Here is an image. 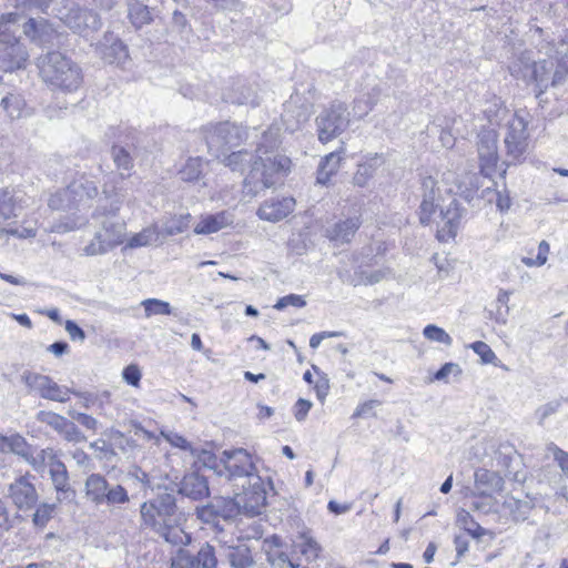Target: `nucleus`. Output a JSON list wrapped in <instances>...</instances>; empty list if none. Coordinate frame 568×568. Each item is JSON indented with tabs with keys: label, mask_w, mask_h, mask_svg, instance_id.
Masks as SVG:
<instances>
[{
	"label": "nucleus",
	"mask_w": 568,
	"mask_h": 568,
	"mask_svg": "<svg viewBox=\"0 0 568 568\" xmlns=\"http://www.w3.org/2000/svg\"><path fill=\"white\" fill-rule=\"evenodd\" d=\"M280 145L278 128L264 131L253 152L240 150L225 155L222 163L233 172L247 174L243 181V192L255 197L265 190L273 187L277 180L290 169L291 160L277 152Z\"/></svg>",
	"instance_id": "f257e3e1"
},
{
	"label": "nucleus",
	"mask_w": 568,
	"mask_h": 568,
	"mask_svg": "<svg viewBox=\"0 0 568 568\" xmlns=\"http://www.w3.org/2000/svg\"><path fill=\"white\" fill-rule=\"evenodd\" d=\"M142 525L151 528L173 546L190 544L191 536L183 529L185 513L176 505L175 495L165 487L156 496L144 501L140 508Z\"/></svg>",
	"instance_id": "f03ea898"
},
{
	"label": "nucleus",
	"mask_w": 568,
	"mask_h": 568,
	"mask_svg": "<svg viewBox=\"0 0 568 568\" xmlns=\"http://www.w3.org/2000/svg\"><path fill=\"white\" fill-rule=\"evenodd\" d=\"M220 463L224 470H220L221 475L234 481V486L243 491L251 493V499L256 506L266 503V490L263 479L257 474L256 467L252 460V456L244 448L223 450Z\"/></svg>",
	"instance_id": "7ed1b4c3"
},
{
	"label": "nucleus",
	"mask_w": 568,
	"mask_h": 568,
	"mask_svg": "<svg viewBox=\"0 0 568 568\" xmlns=\"http://www.w3.org/2000/svg\"><path fill=\"white\" fill-rule=\"evenodd\" d=\"M40 77L57 93L72 95L83 83L81 68L59 51L48 52L38 59Z\"/></svg>",
	"instance_id": "20e7f679"
},
{
	"label": "nucleus",
	"mask_w": 568,
	"mask_h": 568,
	"mask_svg": "<svg viewBox=\"0 0 568 568\" xmlns=\"http://www.w3.org/2000/svg\"><path fill=\"white\" fill-rule=\"evenodd\" d=\"M19 13L11 12L0 17V70L13 72L24 69L29 53L17 37Z\"/></svg>",
	"instance_id": "39448f33"
},
{
	"label": "nucleus",
	"mask_w": 568,
	"mask_h": 568,
	"mask_svg": "<svg viewBox=\"0 0 568 568\" xmlns=\"http://www.w3.org/2000/svg\"><path fill=\"white\" fill-rule=\"evenodd\" d=\"M85 498L97 507L108 506L110 508L120 507L130 501V496L122 485L111 484L106 478L93 473L84 481Z\"/></svg>",
	"instance_id": "423d86ee"
},
{
	"label": "nucleus",
	"mask_w": 568,
	"mask_h": 568,
	"mask_svg": "<svg viewBox=\"0 0 568 568\" xmlns=\"http://www.w3.org/2000/svg\"><path fill=\"white\" fill-rule=\"evenodd\" d=\"M318 140L327 143L339 136L349 124V112L345 104L334 102L316 116Z\"/></svg>",
	"instance_id": "0eeeda50"
},
{
	"label": "nucleus",
	"mask_w": 568,
	"mask_h": 568,
	"mask_svg": "<svg viewBox=\"0 0 568 568\" xmlns=\"http://www.w3.org/2000/svg\"><path fill=\"white\" fill-rule=\"evenodd\" d=\"M203 132L211 151L237 146L247 139V130L230 121L207 124Z\"/></svg>",
	"instance_id": "6e6552de"
},
{
	"label": "nucleus",
	"mask_w": 568,
	"mask_h": 568,
	"mask_svg": "<svg viewBox=\"0 0 568 568\" xmlns=\"http://www.w3.org/2000/svg\"><path fill=\"white\" fill-rule=\"evenodd\" d=\"M124 196L122 194H115L111 201L110 206L100 205L93 213V217L104 216L102 221V227L97 233L102 234V239L109 245L115 247L124 241L126 234L125 223L120 220H113L123 203Z\"/></svg>",
	"instance_id": "1a4fd4ad"
},
{
	"label": "nucleus",
	"mask_w": 568,
	"mask_h": 568,
	"mask_svg": "<svg viewBox=\"0 0 568 568\" xmlns=\"http://www.w3.org/2000/svg\"><path fill=\"white\" fill-rule=\"evenodd\" d=\"M58 16L67 27L80 34L97 31L101 27V19L97 12L74 3L60 9Z\"/></svg>",
	"instance_id": "9d476101"
},
{
	"label": "nucleus",
	"mask_w": 568,
	"mask_h": 568,
	"mask_svg": "<svg viewBox=\"0 0 568 568\" xmlns=\"http://www.w3.org/2000/svg\"><path fill=\"white\" fill-rule=\"evenodd\" d=\"M34 476L30 474L20 475L8 485L7 496L12 505L21 510L33 509L39 500V494L33 483Z\"/></svg>",
	"instance_id": "9b49d317"
},
{
	"label": "nucleus",
	"mask_w": 568,
	"mask_h": 568,
	"mask_svg": "<svg viewBox=\"0 0 568 568\" xmlns=\"http://www.w3.org/2000/svg\"><path fill=\"white\" fill-rule=\"evenodd\" d=\"M213 504L217 516L223 519H232L240 513L251 517L260 515L266 503H261L256 506L251 499V493L242 490L236 493L234 498H216Z\"/></svg>",
	"instance_id": "f8f14e48"
},
{
	"label": "nucleus",
	"mask_w": 568,
	"mask_h": 568,
	"mask_svg": "<svg viewBox=\"0 0 568 568\" xmlns=\"http://www.w3.org/2000/svg\"><path fill=\"white\" fill-rule=\"evenodd\" d=\"M217 552L222 561H226L231 568H252L256 561L251 548L245 544H229L216 539Z\"/></svg>",
	"instance_id": "ddd939ff"
},
{
	"label": "nucleus",
	"mask_w": 568,
	"mask_h": 568,
	"mask_svg": "<svg viewBox=\"0 0 568 568\" xmlns=\"http://www.w3.org/2000/svg\"><path fill=\"white\" fill-rule=\"evenodd\" d=\"M466 214V210L459 205L457 200H452L446 209H440L437 222V237L440 241H447L456 236L460 221Z\"/></svg>",
	"instance_id": "4468645a"
},
{
	"label": "nucleus",
	"mask_w": 568,
	"mask_h": 568,
	"mask_svg": "<svg viewBox=\"0 0 568 568\" xmlns=\"http://www.w3.org/2000/svg\"><path fill=\"white\" fill-rule=\"evenodd\" d=\"M217 556V547L210 544L202 546L196 556H192L187 551L180 549L176 558L172 562V566L175 568H216L219 561Z\"/></svg>",
	"instance_id": "2eb2a0df"
},
{
	"label": "nucleus",
	"mask_w": 568,
	"mask_h": 568,
	"mask_svg": "<svg viewBox=\"0 0 568 568\" xmlns=\"http://www.w3.org/2000/svg\"><path fill=\"white\" fill-rule=\"evenodd\" d=\"M97 52L105 62L124 67L129 60L128 47L112 32H106L97 44Z\"/></svg>",
	"instance_id": "dca6fc26"
},
{
	"label": "nucleus",
	"mask_w": 568,
	"mask_h": 568,
	"mask_svg": "<svg viewBox=\"0 0 568 568\" xmlns=\"http://www.w3.org/2000/svg\"><path fill=\"white\" fill-rule=\"evenodd\" d=\"M49 475L57 491V503L72 501L75 498V490L70 484L65 465L60 459L52 458L49 463Z\"/></svg>",
	"instance_id": "f3484780"
},
{
	"label": "nucleus",
	"mask_w": 568,
	"mask_h": 568,
	"mask_svg": "<svg viewBox=\"0 0 568 568\" xmlns=\"http://www.w3.org/2000/svg\"><path fill=\"white\" fill-rule=\"evenodd\" d=\"M527 123L523 118L516 116L508 126L507 134L505 136V144L507 153L514 160H518L527 150Z\"/></svg>",
	"instance_id": "a211bd4d"
},
{
	"label": "nucleus",
	"mask_w": 568,
	"mask_h": 568,
	"mask_svg": "<svg viewBox=\"0 0 568 568\" xmlns=\"http://www.w3.org/2000/svg\"><path fill=\"white\" fill-rule=\"evenodd\" d=\"M294 207L293 197L271 199L258 207L257 215L261 220L277 222L291 214Z\"/></svg>",
	"instance_id": "6ab92c4d"
},
{
	"label": "nucleus",
	"mask_w": 568,
	"mask_h": 568,
	"mask_svg": "<svg viewBox=\"0 0 568 568\" xmlns=\"http://www.w3.org/2000/svg\"><path fill=\"white\" fill-rule=\"evenodd\" d=\"M178 491L192 500H202L210 496L207 479L196 471L187 473L183 476Z\"/></svg>",
	"instance_id": "aec40b11"
},
{
	"label": "nucleus",
	"mask_w": 568,
	"mask_h": 568,
	"mask_svg": "<svg viewBox=\"0 0 568 568\" xmlns=\"http://www.w3.org/2000/svg\"><path fill=\"white\" fill-rule=\"evenodd\" d=\"M480 168L489 169L496 165L498 160L497 133L494 130H483L478 134L477 142Z\"/></svg>",
	"instance_id": "412c9836"
},
{
	"label": "nucleus",
	"mask_w": 568,
	"mask_h": 568,
	"mask_svg": "<svg viewBox=\"0 0 568 568\" xmlns=\"http://www.w3.org/2000/svg\"><path fill=\"white\" fill-rule=\"evenodd\" d=\"M504 484L503 477L497 471L484 468L475 471V491L480 497H491V494L501 491Z\"/></svg>",
	"instance_id": "4be33fe9"
},
{
	"label": "nucleus",
	"mask_w": 568,
	"mask_h": 568,
	"mask_svg": "<svg viewBox=\"0 0 568 568\" xmlns=\"http://www.w3.org/2000/svg\"><path fill=\"white\" fill-rule=\"evenodd\" d=\"M225 100L233 104L255 108L260 105L261 97L256 84L237 83L227 91Z\"/></svg>",
	"instance_id": "5701e85b"
},
{
	"label": "nucleus",
	"mask_w": 568,
	"mask_h": 568,
	"mask_svg": "<svg viewBox=\"0 0 568 568\" xmlns=\"http://www.w3.org/2000/svg\"><path fill=\"white\" fill-rule=\"evenodd\" d=\"M68 192L72 194V200L77 209L81 205H87L91 200L98 195V186L94 181L80 176L73 180L68 186Z\"/></svg>",
	"instance_id": "b1692460"
},
{
	"label": "nucleus",
	"mask_w": 568,
	"mask_h": 568,
	"mask_svg": "<svg viewBox=\"0 0 568 568\" xmlns=\"http://www.w3.org/2000/svg\"><path fill=\"white\" fill-rule=\"evenodd\" d=\"M233 214L222 211L216 214H207L202 216L201 221L195 225L194 233L211 234L215 233L233 223Z\"/></svg>",
	"instance_id": "393cba45"
},
{
	"label": "nucleus",
	"mask_w": 568,
	"mask_h": 568,
	"mask_svg": "<svg viewBox=\"0 0 568 568\" xmlns=\"http://www.w3.org/2000/svg\"><path fill=\"white\" fill-rule=\"evenodd\" d=\"M361 225V216L355 215L335 223L332 229L327 230V234L333 241L349 243Z\"/></svg>",
	"instance_id": "a878e982"
},
{
	"label": "nucleus",
	"mask_w": 568,
	"mask_h": 568,
	"mask_svg": "<svg viewBox=\"0 0 568 568\" xmlns=\"http://www.w3.org/2000/svg\"><path fill=\"white\" fill-rule=\"evenodd\" d=\"M23 33L40 45L51 44L54 37L53 30L47 22H38L34 19H29L24 22Z\"/></svg>",
	"instance_id": "bb28decb"
},
{
	"label": "nucleus",
	"mask_w": 568,
	"mask_h": 568,
	"mask_svg": "<svg viewBox=\"0 0 568 568\" xmlns=\"http://www.w3.org/2000/svg\"><path fill=\"white\" fill-rule=\"evenodd\" d=\"M155 8L134 0L129 4V19L135 29H141L153 21Z\"/></svg>",
	"instance_id": "cd10ccee"
},
{
	"label": "nucleus",
	"mask_w": 568,
	"mask_h": 568,
	"mask_svg": "<svg viewBox=\"0 0 568 568\" xmlns=\"http://www.w3.org/2000/svg\"><path fill=\"white\" fill-rule=\"evenodd\" d=\"M310 118L308 109L305 106H297L293 109L292 103L285 106V111L282 114V121L285 130L293 133L297 131L302 124L306 123Z\"/></svg>",
	"instance_id": "c85d7f7f"
},
{
	"label": "nucleus",
	"mask_w": 568,
	"mask_h": 568,
	"mask_svg": "<svg viewBox=\"0 0 568 568\" xmlns=\"http://www.w3.org/2000/svg\"><path fill=\"white\" fill-rule=\"evenodd\" d=\"M21 382L28 387L30 393L36 392L40 395V397L43 398L48 392L52 378L31 371H24L21 374Z\"/></svg>",
	"instance_id": "c756f323"
},
{
	"label": "nucleus",
	"mask_w": 568,
	"mask_h": 568,
	"mask_svg": "<svg viewBox=\"0 0 568 568\" xmlns=\"http://www.w3.org/2000/svg\"><path fill=\"white\" fill-rule=\"evenodd\" d=\"M339 163L341 155L338 152L327 154L320 163L316 182L322 185L327 184L331 176L337 172Z\"/></svg>",
	"instance_id": "7c9ffc66"
},
{
	"label": "nucleus",
	"mask_w": 568,
	"mask_h": 568,
	"mask_svg": "<svg viewBox=\"0 0 568 568\" xmlns=\"http://www.w3.org/2000/svg\"><path fill=\"white\" fill-rule=\"evenodd\" d=\"M16 202L11 191L0 189V225L18 216Z\"/></svg>",
	"instance_id": "2f4dec72"
},
{
	"label": "nucleus",
	"mask_w": 568,
	"mask_h": 568,
	"mask_svg": "<svg viewBox=\"0 0 568 568\" xmlns=\"http://www.w3.org/2000/svg\"><path fill=\"white\" fill-rule=\"evenodd\" d=\"M161 231L153 224L134 234L128 242L131 248L148 246L159 241Z\"/></svg>",
	"instance_id": "473e14b6"
},
{
	"label": "nucleus",
	"mask_w": 568,
	"mask_h": 568,
	"mask_svg": "<svg viewBox=\"0 0 568 568\" xmlns=\"http://www.w3.org/2000/svg\"><path fill=\"white\" fill-rule=\"evenodd\" d=\"M381 161V158L375 156L369 161L359 164L353 176L354 184L361 187L366 186L368 181L373 178Z\"/></svg>",
	"instance_id": "72a5a7b5"
},
{
	"label": "nucleus",
	"mask_w": 568,
	"mask_h": 568,
	"mask_svg": "<svg viewBox=\"0 0 568 568\" xmlns=\"http://www.w3.org/2000/svg\"><path fill=\"white\" fill-rule=\"evenodd\" d=\"M1 105L11 119H19L24 114L26 101L20 94H7L2 98Z\"/></svg>",
	"instance_id": "f704fd0d"
},
{
	"label": "nucleus",
	"mask_w": 568,
	"mask_h": 568,
	"mask_svg": "<svg viewBox=\"0 0 568 568\" xmlns=\"http://www.w3.org/2000/svg\"><path fill=\"white\" fill-rule=\"evenodd\" d=\"M48 205L52 210L57 211H71L77 209L72 194L68 192V189H60L55 193L51 194L48 201Z\"/></svg>",
	"instance_id": "c9c22d12"
},
{
	"label": "nucleus",
	"mask_w": 568,
	"mask_h": 568,
	"mask_svg": "<svg viewBox=\"0 0 568 568\" xmlns=\"http://www.w3.org/2000/svg\"><path fill=\"white\" fill-rule=\"evenodd\" d=\"M442 196L439 189L437 186V181L433 176H425L422 180V203H424V209L430 202H440Z\"/></svg>",
	"instance_id": "e433bc0d"
},
{
	"label": "nucleus",
	"mask_w": 568,
	"mask_h": 568,
	"mask_svg": "<svg viewBox=\"0 0 568 568\" xmlns=\"http://www.w3.org/2000/svg\"><path fill=\"white\" fill-rule=\"evenodd\" d=\"M457 523L475 539H479L486 534V529L475 521L471 515L466 510L458 513Z\"/></svg>",
	"instance_id": "4c0bfd02"
},
{
	"label": "nucleus",
	"mask_w": 568,
	"mask_h": 568,
	"mask_svg": "<svg viewBox=\"0 0 568 568\" xmlns=\"http://www.w3.org/2000/svg\"><path fill=\"white\" fill-rule=\"evenodd\" d=\"M190 219V214L173 216L163 224L161 233L168 236L183 233L189 227Z\"/></svg>",
	"instance_id": "58836bf2"
},
{
	"label": "nucleus",
	"mask_w": 568,
	"mask_h": 568,
	"mask_svg": "<svg viewBox=\"0 0 568 568\" xmlns=\"http://www.w3.org/2000/svg\"><path fill=\"white\" fill-rule=\"evenodd\" d=\"M144 307L145 316L150 317L152 315H170L172 314V307L170 303L158 300V298H148L142 303Z\"/></svg>",
	"instance_id": "ea45409f"
},
{
	"label": "nucleus",
	"mask_w": 568,
	"mask_h": 568,
	"mask_svg": "<svg viewBox=\"0 0 568 568\" xmlns=\"http://www.w3.org/2000/svg\"><path fill=\"white\" fill-rule=\"evenodd\" d=\"M57 504H48L42 503L40 504L33 516H32V523L36 527L43 528L47 526V524L50 521V519L53 516V513L55 510Z\"/></svg>",
	"instance_id": "a19ab883"
},
{
	"label": "nucleus",
	"mask_w": 568,
	"mask_h": 568,
	"mask_svg": "<svg viewBox=\"0 0 568 568\" xmlns=\"http://www.w3.org/2000/svg\"><path fill=\"white\" fill-rule=\"evenodd\" d=\"M423 335L428 341L442 343L446 346H450L453 344L450 335L445 329L434 324L426 325L423 329Z\"/></svg>",
	"instance_id": "79ce46f5"
},
{
	"label": "nucleus",
	"mask_w": 568,
	"mask_h": 568,
	"mask_svg": "<svg viewBox=\"0 0 568 568\" xmlns=\"http://www.w3.org/2000/svg\"><path fill=\"white\" fill-rule=\"evenodd\" d=\"M300 538L303 540L300 545L301 552L307 560H315L322 550L320 544L307 532L301 534Z\"/></svg>",
	"instance_id": "37998d69"
},
{
	"label": "nucleus",
	"mask_w": 568,
	"mask_h": 568,
	"mask_svg": "<svg viewBox=\"0 0 568 568\" xmlns=\"http://www.w3.org/2000/svg\"><path fill=\"white\" fill-rule=\"evenodd\" d=\"M52 458H57L52 449H41L33 454L31 450L28 453L27 457L23 459L32 466V468L37 471H40L47 459H49V463L52 462Z\"/></svg>",
	"instance_id": "c03bdc74"
},
{
	"label": "nucleus",
	"mask_w": 568,
	"mask_h": 568,
	"mask_svg": "<svg viewBox=\"0 0 568 568\" xmlns=\"http://www.w3.org/2000/svg\"><path fill=\"white\" fill-rule=\"evenodd\" d=\"M507 505L510 508L514 519L517 521L526 520L532 509V505L529 500L511 498Z\"/></svg>",
	"instance_id": "a18cd8bd"
},
{
	"label": "nucleus",
	"mask_w": 568,
	"mask_h": 568,
	"mask_svg": "<svg viewBox=\"0 0 568 568\" xmlns=\"http://www.w3.org/2000/svg\"><path fill=\"white\" fill-rule=\"evenodd\" d=\"M37 419L39 422L50 426L58 434H60L61 430H63V427L68 420L65 417H63L57 413L44 412V410H41L38 413Z\"/></svg>",
	"instance_id": "49530a36"
},
{
	"label": "nucleus",
	"mask_w": 568,
	"mask_h": 568,
	"mask_svg": "<svg viewBox=\"0 0 568 568\" xmlns=\"http://www.w3.org/2000/svg\"><path fill=\"white\" fill-rule=\"evenodd\" d=\"M112 250V246L104 242L101 233H95L93 240L83 247L82 252L85 256H95L105 254Z\"/></svg>",
	"instance_id": "de8ad7c7"
},
{
	"label": "nucleus",
	"mask_w": 568,
	"mask_h": 568,
	"mask_svg": "<svg viewBox=\"0 0 568 568\" xmlns=\"http://www.w3.org/2000/svg\"><path fill=\"white\" fill-rule=\"evenodd\" d=\"M112 156L118 169L130 171L133 168V158L125 146L114 145L112 148Z\"/></svg>",
	"instance_id": "09e8293b"
},
{
	"label": "nucleus",
	"mask_w": 568,
	"mask_h": 568,
	"mask_svg": "<svg viewBox=\"0 0 568 568\" xmlns=\"http://www.w3.org/2000/svg\"><path fill=\"white\" fill-rule=\"evenodd\" d=\"M73 394L80 396L82 398V406L87 409L97 407L98 409L103 408L104 402L109 399V393L104 392L102 394H92V393H77L72 390Z\"/></svg>",
	"instance_id": "8fccbe9b"
},
{
	"label": "nucleus",
	"mask_w": 568,
	"mask_h": 568,
	"mask_svg": "<svg viewBox=\"0 0 568 568\" xmlns=\"http://www.w3.org/2000/svg\"><path fill=\"white\" fill-rule=\"evenodd\" d=\"M443 209L440 202H430L424 210V203L419 206V221L424 225L438 222L439 210Z\"/></svg>",
	"instance_id": "3c124183"
},
{
	"label": "nucleus",
	"mask_w": 568,
	"mask_h": 568,
	"mask_svg": "<svg viewBox=\"0 0 568 568\" xmlns=\"http://www.w3.org/2000/svg\"><path fill=\"white\" fill-rule=\"evenodd\" d=\"M72 390L65 386L58 385L53 379L48 388L44 399L54 400L59 403H67L70 399Z\"/></svg>",
	"instance_id": "603ef678"
},
{
	"label": "nucleus",
	"mask_w": 568,
	"mask_h": 568,
	"mask_svg": "<svg viewBox=\"0 0 568 568\" xmlns=\"http://www.w3.org/2000/svg\"><path fill=\"white\" fill-rule=\"evenodd\" d=\"M201 172L200 159H190L179 174L181 180L192 182L200 178Z\"/></svg>",
	"instance_id": "864d4df0"
},
{
	"label": "nucleus",
	"mask_w": 568,
	"mask_h": 568,
	"mask_svg": "<svg viewBox=\"0 0 568 568\" xmlns=\"http://www.w3.org/2000/svg\"><path fill=\"white\" fill-rule=\"evenodd\" d=\"M59 435L62 436L67 442L73 444H79L87 440L85 435L78 428V426L73 422L69 419L67 420L63 430H61Z\"/></svg>",
	"instance_id": "5fc2aeb1"
},
{
	"label": "nucleus",
	"mask_w": 568,
	"mask_h": 568,
	"mask_svg": "<svg viewBox=\"0 0 568 568\" xmlns=\"http://www.w3.org/2000/svg\"><path fill=\"white\" fill-rule=\"evenodd\" d=\"M90 448L94 450L95 457L99 459L111 460L115 456V452L104 439L92 442Z\"/></svg>",
	"instance_id": "6e6d98bb"
},
{
	"label": "nucleus",
	"mask_w": 568,
	"mask_h": 568,
	"mask_svg": "<svg viewBox=\"0 0 568 568\" xmlns=\"http://www.w3.org/2000/svg\"><path fill=\"white\" fill-rule=\"evenodd\" d=\"M9 447L12 453L21 456L22 458L27 457L28 453L31 450L30 446L27 444L26 439L20 435H13L8 439Z\"/></svg>",
	"instance_id": "4d7b16f0"
},
{
	"label": "nucleus",
	"mask_w": 568,
	"mask_h": 568,
	"mask_svg": "<svg viewBox=\"0 0 568 568\" xmlns=\"http://www.w3.org/2000/svg\"><path fill=\"white\" fill-rule=\"evenodd\" d=\"M68 414L72 419L79 422L87 429H90L93 432H95L98 429L99 422L97 418L92 417L91 415L80 413L74 409H70L68 412Z\"/></svg>",
	"instance_id": "13d9d810"
},
{
	"label": "nucleus",
	"mask_w": 568,
	"mask_h": 568,
	"mask_svg": "<svg viewBox=\"0 0 568 568\" xmlns=\"http://www.w3.org/2000/svg\"><path fill=\"white\" fill-rule=\"evenodd\" d=\"M305 305L306 301L302 295L288 294L281 297L274 305V308L282 311L287 306L304 307Z\"/></svg>",
	"instance_id": "bf43d9fd"
},
{
	"label": "nucleus",
	"mask_w": 568,
	"mask_h": 568,
	"mask_svg": "<svg viewBox=\"0 0 568 568\" xmlns=\"http://www.w3.org/2000/svg\"><path fill=\"white\" fill-rule=\"evenodd\" d=\"M470 348L480 356L483 363L490 364L496 358L495 353L493 349L481 341H477L470 345Z\"/></svg>",
	"instance_id": "052dcab7"
},
{
	"label": "nucleus",
	"mask_w": 568,
	"mask_h": 568,
	"mask_svg": "<svg viewBox=\"0 0 568 568\" xmlns=\"http://www.w3.org/2000/svg\"><path fill=\"white\" fill-rule=\"evenodd\" d=\"M547 450L552 454L554 459L557 462L558 466L562 470L565 475L568 473V453L559 448L554 443H550L547 446Z\"/></svg>",
	"instance_id": "680f3d73"
},
{
	"label": "nucleus",
	"mask_w": 568,
	"mask_h": 568,
	"mask_svg": "<svg viewBox=\"0 0 568 568\" xmlns=\"http://www.w3.org/2000/svg\"><path fill=\"white\" fill-rule=\"evenodd\" d=\"M123 379L131 386L138 387L141 381V372L136 365H129L123 369Z\"/></svg>",
	"instance_id": "e2e57ef3"
},
{
	"label": "nucleus",
	"mask_w": 568,
	"mask_h": 568,
	"mask_svg": "<svg viewBox=\"0 0 568 568\" xmlns=\"http://www.w3.org/2000/svg\"><path fill=\"white\" fill-rule=\"evenodd\" d=\"M561 406V400H552L545 405H541L537 409V415L539 416V423L541 424L546 418H548L550 415L555 414L559 407Z\"/></svg>",
	"instance_id": "0e129e2a"
},
{
	"label": "nucleus",
	"mask_w": 568,
	"mask_h": 568,
	"mask_svg": "<svg viewBox=\"0 0 568 568\" xmlns=\"http://www.w3.org/2000/svg\"><path fill=\"white\" fill-rule=\"evenodd\" d=\"M382 405V402L378 399H369L358 405L356 410L354 412V417H367L371 415L372 410Z\"/></svg>",
	"instance_id": "69168bd1"
},
{
	"label": "nucleus",
	"mask_w": 568,
	"mask_h": 568,
	"mask_svg": "<svg viewBox=\"0 0 568 568\" xmlns=\"http://www.w3.org/2000/svg\"><path fill=\"white\" fill-rule=\"evenodd\" d=\"M196 513H197L199 518L205 523H210V521L214 520L215 518L220 517V516H217V511H216L213 503H211L206 506H203V507H197Z\"/></svg>",
	"instance_id": "338daca9"
},
{
	"label": "nucleus",
	"mask_w": 568,
	"mask_h": 568,
	"mask_svg": "<svg viewBox=\"0 0 568 568\" xmlns=\"http://www.w3.org/2000/svg\"><path fill=\"white\" fill-rule=\"evenodd\" d=\"M312 407V403L307 399L300 398L295 404L294 416L298 422H302L306 418L310 409Z\"/></svg>",
	"instance_id": "774afa93"
}]
</instances>
